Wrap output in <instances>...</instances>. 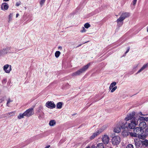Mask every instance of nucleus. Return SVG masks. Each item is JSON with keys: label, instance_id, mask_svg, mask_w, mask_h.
I'll list each match as a JSON object with an SVG mask.
<instances>
[{"label": "nucleus", "instance_id": "1", "mask_svg": "<svg viewBox=\"0 0 148 148\" xmlns=\"http://www.w3.org/2000/svg\"><path fill=\"white\" fill-rule=\"evenodd\" d=\"M139 118L138 116L135 115V112H134L128 114L125 120L126 121L130 120V123L127 124V122H126L123 125L121 126V129H124L127 128L134 129L135 126L138 125L139 121L138 118Z\"/></svg>", "mask_w": 148, "mask_h": 148}, {"label": "nucleus", "instance_id": "2", "mask_svg": "<svg viewBox=\"0 0 148 148\" xmlns=\"http://www.w3.org/2000/svg\"><path fill=\"white\" fill-rule=\"evenodd\" d=\"M90 63H88L87 65H85L82 68L78 70L77 71L73 73L72 74V76H75L78 75H79L82 73L85 72L88 69L90 65Z\"/></svg>", "mask_w": 148, "mask_h": 148}, {"label": "nucleus", "instance_id": "3", "mask_svg": "<svg viewBox=\"0 0 148 148\" xmlns=\"http://www.w3.org/2000/svg\"><path fill=\"white\" fill-rule=\"evenodd\" d=\"M112 143L114 145H117L119 144L121 141L120 137L118 136H114L112 138Z\"/></svg>", "mask_w": 148, "mask_h": 148}, {"label": "nucleus", "instance_id": "4", "mask_svg": "<svg viewBox=\"0 0 148 148\" xmlns=\"http://www.w3.org/2000/svg\"><path fill=\"white\" fill-rule=\"evenodd\" d=\"M24 113L25 116L29 117L34 114V109L32 108H30L27 110Z\"/></svg>", "mask_w": 148, "mask_h": 148}, {"label": "nucleus", "instance_id": "5", "mask_svg": "<svg viewBox=\"0 0 148 148\" xmlns=\"http://www.w3.org/2000/svg\"><path fill=\"white\" fill-rule=\"evenodd\" d=\"M46 106L48 108L52 109L56 107V105L52 101H48L46 103Z\"/></svg>", "mask_w": 148, "mask_h": 148}, {"label": "nucleus", "instance_id": "6", "mask_svg": "<svg viewBox=\"0 0 148 148\" xmlns=\"http://www.w3.org/2000/svg\"><path fill=\"white\" fill-rule=\"evenodd\" d=\"M102 140L103 143L105 144H107L109 143V139L108 136L105 134L102 136Z\"/></svg>", "mask_w": 148, "mask_h": 148}, {"label": "nucleus", "instance_id": "7", "mask_svg": "<svg viewBox=\"0 0 148 148\" xmlns=\"http://www.w3.org/2000/svg\"><path fill=\"white\" fill-rule=\"evenodd\" d=\"M104 130V129H103V130H97L96 132L93 134L90 137V139L92 140L94 139L95 137L99 134L100 133L102 132Z\"/></svg>", "mask_w": 148, "mask_h": 148}, {"label": "nucleus", "instance_id": "8", "mask_svg": "<svg viewBox=\"0 0 148 148\" xmlns=\"http://www.w3.org/2000/svg\"><path fill=\"white\" fill-rule=\"evenodd\" d=\"M133 132L138 135L139 134H142L144 132L143 130L141 129L139 127H136L134 129Z\"/></svg>", "mask_w": 148, "mask_h": 148}, {"label": "nucleus", "instance_id": "9", "mask_svg": "<svg viewBox=\"0 0 148 148\" xmlns=\"http://www.w3.org/2000/svg\"><path fill=\"white\" fill-rule=\"evenodd\" d=\"M11 69V66L10 65L7 64L3 66V70L6 73H10Z\"/></svg>", "mask_w": 148, "mask_h": 148}, {"label": "nucleus", "instance_id": "10", "mask_svg": "<svg viewBox=\"0 0 148 148\" xmlns=\"http://www.w3.org/2000/svg\"><path fill=\"white\" fill-rule=\"evenodd\" d=\"M130 16V13L128 12H125L123 13L121 16L119 18H129Z\"/></svg>", "mask_w": 148, "mask_h": 148}, {"label": "nucleus", "instance_id": "11", "mask_svg": "<svg viewBox=\"0 0 148 148\" xmlns=\"http://www.w3.org/2000/svg\"><path fill=\"white\" fill-rule=\"evenodd\" d=\"M9 7L8 5L6 3L4 2L1 4V9L3 10H7L8 9Z\"/></svg>", "mask_w": 148, "mask_h": 148}, {"label": "nucleus", "instance_id": "12", "mask_svg": "<svg viewBox=\"0 0 148 148\" xmlns=\"http://www.w3.org/2000/svg\"><path fill=\"white\" fill-rule=\"evenodd\" d=\"M139 124V127L141 129H143L147 127V124L145 121H142L140 122Z\"/></svg>", "mask_w": 148, "mask_h": 148}, {"label": "nucleus", "instance_id": "13", "mask_svg": "<svg viewBox=\"0 0 148 148\" xmlns=\"http://www.w3.org/2000/svg\"><path fill=\"white\" fill-rule=\"evenodd\" d=\"M121 126H116L114 129V132L116 133H119L121 131Z\"/></svg>", "mask_w": 148, "mask_h": 148}, {"label": "nucleus", "instance_id": "14", "mask_svg": "<svg viewBox=\"0 0 148 148\" xmlns=\"http://www.w3.org/2000/svg\"><path fill=\"white\" fill-rule=\"evenodd\" d=\"M124 19H117L116 21L117 23L118 26L120 27L123 24Z\"/></svg>", "mask_w": 148, "mask_h": 148}, {"label": "nucleus", "instance_id": "15", "mask_svg": "<svg viewBox=\"0 0 148 148\" xmlns=\"http://www.w3.org/2000/svg\"><path fill=\"white\" fill-rule=\"evenodd\" d=\"M137 116H138L140 117L138 118V121H139V122H140L141 121H148V117L144 118L143 117H141L139 115H137Z\"/></svg>", "mask_w": 148, "mask_h": 148}, {"label": "nucleus", "instance_id": "16", "mask_svg": "<svg viewBox=\"0 0 148 148\" xmlns=\"http://www.w3.org/2000/svg\"><path fill=\"white\" fill-rule=\"evenodd\" d=\"M148 66L147 64H145L143 65L142 67L138 71L137 73H138L141 72L143 70H144Z\"/></svg>", "mask_w": 148, "mask_h": 148}, {"label": "nucleus", "instance_id": "17", "mask_svg": "<svg viewBox=\"0 0 148 148\" xmlns=\"http://www.w3.org/2000/svg\"><path fill=\"white\" fill-rule=\"evenodd\" d=\"M16 113V111H14L10 112H8L6 114V115L10 117L14 115Z\"/></svg>", "mask_w": 148, "mask_h": 148}, {"label": "nucleus", "instance_id": "18", "mask_svg": "<svg viewBox=\"0 0 148 148\" xmlns=\"http://www.w3.org/2000/svg\"><path fill=\"white\" fill-rule=\"evenodd\" d=\"M95 148H104V145L103 143H99L97 144Z\"/></svg>", "mask_w": 148, "mask_h": 148}, {"label": "nucleus", "instance_id": "19", "mask_svg": "<svg viewBox=\"0 0 148 148\" xmlns=\"http://www.w3.org/2000/svg\"><path fill=\"white\" fill-rule=\"evenodd\" d=\"M56 123V121L55 120H51L49 122V124L50 126H54Z\"/></svg>", "mask_w": 148, "mask_h": 148}, {"label": "nucleus", "instance_id": "20", "mask_svg": "<svg viewBox=\"0 0 148 148\" xmlns=\"http://www.w3.org/2000/svg\"><path fill=\"white\" fill-rule=\"evenodd\" d=\"M63 103L62 102H59L56 104L57 108V109H61L62 108Z\"/></svg>", "mask_w": 148, "mask_h": 148}, {"label": "nucleus", "instance_id": "21", "mask_svg": "<svg viewBox=\"0 0 148 148\" xmlns=\"http://www.w3.org/2000/svg\"><path fill=\"white\" fill-rule=\"evenodd\" d=\"M147 135H146L144 134L142 135V134H139L138 135L139 138L141 139L144 140L146 138Z\"/></svg>", "mask_w": 148, "mask_h": 148}, {"label": "nucleus", "instance_id": "22", "mask_svg": "<svg viewBox=\"0 0 148 148\" xmlns=\"http://www.w3.org/2000/svg\"><path fill=\"white\" fill-rule=\"evenodd\" d=\"M141 141L143 145H145L146 147L148 146V140H146L144 141Z\"/></svg>", "mask_w": 148, "mask_h": 148}, {"label": "nucleus", "instance_id": "23", "mask_svg": "<svg viewBox=\"0 0 148 148\" xmlns=\"http://www.w3.org/2000/svg\"><path fill=\"white\" fill-rule=\"evenodd\" d=\"M7 53V51L6 50L4 49H3L1 51H0V56L4 54H6Z\"/></svg>", "mask_w": 148, "mask_h": 148}, {"label": "nucleus", "instance_id": "24", "mask_svg": "<svg viewBox=\"0 0 148 148\" xmlns=\"http://www.w3.org/2000/svg\"><path fill=\"white\" fill-rule=\"evenodd\" d=\"M24 116H25V114L24 113H23V114L20 113L18 116L17 118L19 119H21L22 118H23L24 117Z\"/></svg>", "mask_w": 148, "mask_h": 148}, {"label": "nucleus", "instance_id": "25", "mask_svg": "<svg viewBox=\"0 0 148 148\" xmlns=\"http://www.w3.org/2000/svg\"><path fill=\"white\" fill-rule=\"evenodd\" d=\"M60 53H61L60 51H56L55 53V56L56 58H58L59 56Z\"/></svg>", "mask_w": 148, "mask_h": 148}, {"label": "nucleus", "instance_id": "26", "mask_svg": "<svg viewBox=\"0 0 148 148\" xmlns=\"http://www.w3.org/2000/svg\"><path fill=\"white\" fill-rule=\"evenodd\" d=\"M44 114L43 112H42L41 114H39L38 116V119H40L44 118Z\"/></svg>", "mask_w": 148, "mask_h": 148}, {"label": "nucleus", "instance_id": "27", "mask_svg": "<svg viewBox=\"0 0 148 148\" xmlns=\"http://www.w3.org/2000/svg\"><path fill=\"white\" fill-rule=\"evenodd\" d=\"M12 100H11L10 99H8L6 103V106L8 107H10L9 105L11 102H12Z\"/></svg>", "mask_w": 148, "mask_h": 148}, {"label": "nucleus", "instance_id": "28", "mask_svg": "<svg viewBox=\"0 0 148 148\" xmlns=\"http://www.w3.org/2000/svg\"><path fill=\"white\" fill-rule=\"evenodd\" d=\"M130 136L134 137H137V134H136V133H135V132H134V133L132 132L129 133Z\"/></svg>", "mask_w": 148, "mask_h": 148}, {"label": "nucleus", "instance_id": "29", "mask_svg": "<svg viewBox=\"0 0 148 148\" xmlns=\"http://www.w3.org/2000/svg\"><path fill=\"white\" fill-rule=\"evenodd\" d=\"M84 26L85 28L88 29L90 26V25L88 23H87L84 25Z\"/></svg>", "mask_w": 148, "mask_h": 148}, {"label": "nucleus", "instance_id": "30", "mask_svg": "<svg viewBox=\"0 0 148 148\" xmlns=\"http://www.w3.org/2000/svg\"><path fill=\"white\" fill-rule=\"evenodd\" d=\"M126 148H134V147L132 144H130L127 146Z\"/></svg>", "mask_w": 148, "mask_h": 148}, {"label": "nucleus", "instance_id": "31", "mask_svg": "<svg viewBox=\"0 0 148 148\" xmlns=\"http://www.w3.org/2000/svg\"><path fill=\"white\" fill-rule=\"evenodd\" d=\"M45 1V0H41L40 1V3L41 6H42L43 5Z\"/></svg>", "mask_w": 148, "mask_h": 148}, {"label": "nucleus", "instance_id": "32", "mask_svg": "<svg viewBox=\"0 0 148 148\" xmlns=\"http://www.w3.org/2000/svg\"><path fill=\"white\" fill-rule=\"evenodd\" d=\"M117 88V87L116 86H115V87H113V88H112V89L111 90V92H113Z\"/></svg>", "mask_w": 148, "mask_h": 148}, {"label": "nucleus", "instance_id": "33", "mask_svg": "<svg viewBox=\"0 0 148 148\" xmlns=\"http://www.w3.org/2000/svg\"><path fill=\"white\" fill-rule=\"evenodd\" d=\"M76 14H74L73 13H71L69 16V18H73L74 17V16H75Z\"/></svg>", "mask_w": 148, "mask_h": 148}, {"label": "nucleus", "instance_id": "34", "mask_svg": "<svg viewBox=\"0 0 148 148\" xmlns=\"http://www.w3.org/2000/svg\"><path fill=\"white\" fill-rule=\"evenodd\" d=\"M116 82H114L112 83L110 85V86H111V87H113L115 85H116Z\"/></svg>", "mask_w": 148, "mask_h": 148}, {"label": "nucleus", "instance_id": "35", "mask_svg": "<svg viewBox=\"0 0 148 148\" xmlns=\"http://www.w3.org/2000/svg\"><path fill=\"white\" fill-rule=\"evenodd\" d=\"M145 134L147 136L148 135V128H147L145 129Z\"/></svg>", "mask_w": 148, "mask_h": 148}, {"label": "nucleus", "instance_id": "36", "mask_svg": "<svg viewBox=\"0 0 148 148\" xmlns=\"http://www.w3.org/2000/svg\"><path fill=\"white\" fill-rule=\"evenodd\" d=\"M5 49L6 50V51H7V53L8 52H10L9 51L10 50V47H7L6 48H5Z\"/></svg>", "mask_w": 148, "mask_h": 148}, {"label": "nucleus", "instance_id": "37", "mask_svg": "<svg viewBox=\"0 0 148 148\" xmlns=\"http://www.w3.org/2000/svg\"><path fill=\"white\" fill-rule=\"evenodd\" d=\"M137 0H133L132 1V4L134 6H135L136 4Z\"/></svg>", "mask_w": 148, "mask_h": 148}, {"label": "nucleus", "instance_id": "38", "mask_svg": "<svg viewBox=\"0 0 148 148\" xmlns=\"http://www.w3.org/2000/svg\"><path fill=\"white\" fill-rule=\"evenodd\" d=\"M86 30L85 29L84 27H83L82 29L80 31V32L82 33L84 32H86Z\"/></svg>", "mask_w": 148, "mask_h": 148}, {"label": "nucleus", "instance_id": "39", "mask_svg": "<svg viewBox=\"0 0 148 148\" xmlns=\"http://www.w3.org/2000/svg\"><path fill=\"white\" fill-rule=\"evenodd\" d=\"M140 115H143V116H145V115H147V114L146 115H145V114H143L141 112H140L139 113H138V114L136 115L135 114V116H137V115H139V116H140Z\"/></svg>", "mask_w": 148, "mask_h": 148}, {"label": "nucleus", "instance_id": "40", "mask_svg": "<svg viewBox=\"0 0 148 148\" xmlns=\"http://www.w3.org/2000/svg\"><path fill=\"white\" fill-rule=\"evenodd\" d=\"M14 15V13H11L9 15V18H13V16Z\"/></svg>", "mask_w": 148, "mask_h": 148}, {"label": "nucleus", "instance_id": "41", "mask_svg": "<svg viewBox=\"0 0 148 148\" xmlns=\"http://www.w3.org/2000/svg\"><path fill=\"white\" fill-rule=\"evenodd\" d=\"M21 4V2H17L16 4V6H19Z\"/></svg>", "mask_w": 148, "mask_h": 148}, {"label": "nucleus", "instance_id": "42", "mask_svg": "<svg viewBox=\"0 0 148 148\" xmlns=\"http://www.w3.org/2000/svg\"><path fill=\"white\" fill-rule=\"evenodd\" d=\"M129 50H130V48H129L128 49H127V50L126 51V52H125V53H127L129 52Z\"/></svg>", "mask_w": 148, "mask_h": 148}, {"label": "nucleus", "instance_id": "43", "mask_svg": "<svg viewBox=\"0 0 148 148\" xmlns=\"http://www.w3.org/2000/svg\"><path fill=\"white\" fill-rule=\"evenodd\" d=\"M58 49H59L60 50H61L62 49V47L61 46H59L58 47Z\"/></svg>", "mask_w": 148, "mask_h": 148}, {"label": "nucleus", "instance_id": "44", "mask_svg": "<svg viewBox=\"0 0 148 148\" xmlns=\"http://www.w3.org/2000/svg\"><path fill=\"white\" fill-rule=\"evenodd\" d=\"M19 14L18 13H17L16 15V18H17L19 16Z\"/></svg>", "mask_w": 148, "mask_h": 148}, {"label": "nucleus", "instance_id": "45", "mask_svg": "<svg viewBox=\"0 0 148 148\" xmlns=\"http://www.w3.org/2000/svg\"><path fill=\"white\" fill-rule=\"evenodd\" d=\"M50 147V145H48L45 147V148H49Z\"/></svg>", "mask_w": 148, "mask_h": 148}, {"label": "nucleus", "instance_id": "46", "mask_svg": "<svg viewBox=\"0 0 148 148\" xmlns=\"http://www.w3.org/2000/svg\"><path fill=\"white\" fill-rule=\"evenodd\" d=\"M111 86L110 85V86L109 87V89H110V90H111L112 89V87H111Z\"/></svg>", "mask_w": 148, "mask_h": 148}, {"label": "nucleus", "instance_id": "47", "mask_svg": "<svg viewBox=\"0 0 148 148\" xmlns=\"http://www.w3.org/2000/svg\"><path fill=\"white\" fill-rule=\"evenodd\" d=\"M9 0H3V1L6 2L8 1Z\"/></svg>", "mask_w": 148, "mask_h": 148}, {"label": "nucleus", "instance_id": "48", "mask_svg": "<svg viewBox=\"0 0 148 148\" xmlns=\"http://www.w3.org/2000/svg\"><path fill=\"white\" fill-rule=\"evenodd\" d=\"M81 45H81H81H79L78 46H77V47H80V46H81Z\"/></svg>", "mask_w": 148, "mask_h": 148}, {"label": "nucleus", "instance_id": "49", "mask_svg": "<svg viewBox=\"0 0 148 148\" xmlns=\"http://www.w3.org/2000/svg\"><path fill=\"white\" fill-rule=\"evenodd\" d=\"M91 15V14H90L89 15V16H88L87 17V18H89V17H90V15Z\"/></svg>", "mask_w": 148, "mask_h": 148}, {"label": "nucleus", "instance_id": "50", "mask_svg": "<svg viewBox=\"0 0 148 148\" xmlns=\"http://www.w3.org/2000/svg\"><path fill=\"white\" fill-rule=\"evenodd\" d=\"M135 144L136 145V146L137 145V144H138V143L136 142V143H135Z\"/></svg>", "mask_w": 148, "mask_h": 148}, {"label": "nucleus", "instance_id": "51", "mask_svg": "<svg viewBox=\"0 0 148 148\" xmlns=\"http://www.w3.org/2000/svg\"><path fill=\"white\" fill-rule=\"evenodd\" d=\"M127 134V135H128V134L127 132H125Z\"/></svg>", "mask_w": 148, "mask_h": 148}, {"label": "nucleus", "instance_id": "52", "mask_svg": "<svg viewBox=\"0 0 148 148\" xmlns=\"http://www.w3.org/2000/svg\"><path fill=\"white\" fill-rule=\"evenodd\" d=\"M43 137V136H40V138H42Z\"/></svg>", "mask_w": 148, "mask_h": 148}, {"label": "nucleus", "instance_id": "53", "mask_svg": "<svg viewBox=\"0 0 148 148\" xmlns=\"http://www.w3.org/2000/svg\"><path fill=\"white\" fill-rule=\"evenodd\" d=\"M147 31L148 32V26L147 27Z\"/></svg>", "mask_w": 148, "mask_h": 148}, {"label": "nucleus", "instance_id": "54", "mask_svg": "<svg viewBox=\"0 0 148 148\" xmlns=\"http://www.w3.org/2000/svg\"><path fill=\"white\" fill-rule=\"evenodd\" d=\"M5 80H3L2 82H5Z\"/></svg>", "mask_w": 148, "mask_h": 148}, {"label": "nucleus", "instance_id": "55", "mask_svg": "<svg viewBox=\"0 0 148 148\" xmlns=\"http://www.w3.org/2000/svg\"><path fill=\"white\" fill-rule=\"evenodd\" d=\"M2 102V101L1 100H0V103Z\"/></svg>", "mask_w": 148, "mask_h": 148}, {"label": "nucleus", "instance_id": "56", "mask_svg": "<svg viewBox=\"0 0 148 148\" xmlns=\"http://www.w3.org/2000/svg\"><path fill=\"white\" fill-rule=\"evenodd\" d=\"M87 42H84V43H83L84 44V43H86Z\"/></svg>", "mask_w": 148, "mask_h": 148}, {"label": "nucleus", "instance_id": "57", "mask_svg": "<svg viewBox=\"0 0 148 148\" xmlns=\"http://www.w3.org/2000/svg\"><path fill=\"white\" fill-rule=\"evenodd\" d=\"M147 127L148 128V125H147Z\"/></svg>", "mask_w": 148, "mask_h": 148}]
</instances>
